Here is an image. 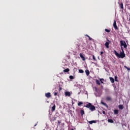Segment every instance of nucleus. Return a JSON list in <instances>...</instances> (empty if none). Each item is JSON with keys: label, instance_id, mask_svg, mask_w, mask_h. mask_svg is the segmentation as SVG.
I'll return each mask as SVG.
<instances>
[{"label": "nucleus", "instance_id": "f257e3e1", "mask_svg": "<svg viewBox=\"0 0 130 130\" xmlns=\"http://www.w3.org/2000/svg\"><path fill=\"white\" fill-rule=\"evenodd\" d=\"M122 52H120V54L117 53L116 50H114V52L115 55L119 58H124L125 57V54L124 53V51L123 50V48L122 47H121Z\"/></svg>", "mask_w": 130, "mask_h": 130}, {"label": "nucleus", "instance_id": "f03ea898", "mask_svg": "<svg viewBox=\"0 0 130 130\" xmlns=\"http://www.w3.org/2000/svg\"><path fill=\"white\" fill-rule=\"evenodd\" d=\"M120 45H121V48L123 46L124 48H126L127 47V45H126V43H125V41H120Z\"/></svg>", "mask_w": 130, "mask_h": 130}, {"label": "nucleus", "instance_id": "7ed1b4c3", "mask_svg": "<svg viewBox=\"0 0 130 130\" xmlns=\"http://www.w3.org/2000/svg\"><path fill=\"white\" fill-rule=\"evenodd\" d=\"M113 27L115 30H117V25H116V21L114 20L113 23Z\"/></svg>", "mask_w": 130, "mask_h": 130}, {"label": "nucleus", "instance_id": "20e7f679", "mask_svg": "<svg viewBox=\"0 0 130 130\" xmlns=\"http://www.w3.org/2000/svg\"><path fill=\"white\" fill-rule=\"evenodd\" d=\"M90 110H91V111H94V110H95L96 109V108H95V106H92L91 105V106H90V108H89Z\"/></svg>", "mask_w": 130, "mask_h": 130}, {"label": "nucleus", "instance_id": "39448f33", "mask_svg": "<svg viewBox=\"0 0 130 130\" xmlns=\"http://www.w3.org/2000/svg\"><path fill=\"white\" fill-rule=\"evenodd\" d=\"M64 95L66 96H68V97H70V96H71V92H70L69 91H66L64 92Z\"/></svg>", "mask_w": 130, "mask_h": 130}, {"label": "nucleus", "instance_id": "423d86ee", "mask_svg": "<svg viewBox=\"0 0 130 130\" xmlns=\"http://www.w3.org/2000/svg\"><path fill=\"white\" fill-rule=\"evenodd\" d=\"M45 96L47 97V98H50V97H51V95L50 94V92L45 93Z\"/></svg>", "mask_w": 130, "mask_h": 130}, {"label": "nucleus", "instance_id": "0eeeda50", "mask_svg": "<svg viewBox=\"0 0 130 130\" xmlns=\"http://www.w3.org/2000/svg\"><path fill=\"white\" fill-rule=\"evenodd\" d=\"M92 104L91 103H88V104H87V105L85 106V107H86V108H90Z\"/></svg>", "mask_w": 130, "mask_h": 130}, {"label": "nucleus", "instance_id": "6e6552de", "mask_svg": "<svg viewBox=\"0 0 130 130\" xmlns=\"http://www.w3.org/2000/svg\"><path fill=\"white\" fill-rule=\"evenodd\" d=\"M105 45L107 48H109V43H108V42H106Z\"/></svg>", "mask_w": 130, "mask_h": 130}, {"label": "nucleus", "instance_id": "1a4fd4ad", "mask_svg": "<svg viewBox=\"0 0 130 130\" xmlns=\"http://www.w3.org/2000/svg\"><path fill=\"white\" fill-rule=\"evenodd\" d=\"M79 55H80V57L82 59V60H85V57H84V56H83L82 53H80Z\"/></svg>", "mask_w": 130, "mask_h": 130}, {"label": "nucleus", "instance_id": "9d476101", "mask_svg": "<svg viewBox=\"0 0 130 130\" xmlns=\"http://www.w3.org/2000/svg\"><path fill=\"white\" fill-rule=\"evenodd\" d=\"M88 122L90 124H92V123H96V121L92 120V121H89Z\"/></svg>", "mask_w": 130, "mask_h": 130}, {"label": "nucleus", "instance_id": "9b49d317", "mask_svg": "<svg viewBox=\"0 0 130 130\" xmlns=\"http://www.w3.org/2000/svg\"><path fill=\"white\" fill-rule=\"evenodd\" d=\"M64 73H69L70 72V69L69 68H67L63 71Z\"/></svg>", "mask_w": 130, "mask_h": 130}, {"label": "nucleus", "instance_id": "f8f14e48", "mask_svg": "<svg viewBox=\"0 0 130 130\" xmlns=\"http://www.w3.org/2000/svg\"><path fill=\"white\" fill-rule=\"evenodd\" d=\"M101 104H102L103 105H104V106H106V107L108 108V106H107V104H106V103L103 102H101Z\"/></svg>", "mask_w": 130, "mask_h": 130}, {"label": "nucleus", "instance_id": "ddd939ff", "mask_svg": "<svg viewBox=\"0 0 130 130\" xmlns=\"http://www.w3.org/2000/svg\"><path fill=\"white\" fill-rule=\"evenodd\" d=\"M99 80H100V82H101V83L102 84H103V83H104V79H103V78H100Z\"/></svg>", "mask_w": 130, "mask_h": 130}, {"label": "nucleus", "instance_id": "4468645a", "mask_svg": "<svg viewBox=\"0 0 130 130\" xmlns=\"http://www.w3.org/2000/svg\"><path fill=\"white\" fill-rule=\"evenodd\" d=\"M110 80L111 82V83H114V79L112 77H110Z\"/></svg>", "mask_w": 130, "mask_h": 130}, {"label": "nucleus", "instance_id": "2eb2a0df", "mask_svg": "<svg viewBox=\"0 0 130 130\" xmlns=\"http://www.w3.org/2000/svg\"><path fill=\"white\" fill-rule=\"evenodd\" d=\"M54 110H55V105L53 104V106L52 107V111H54Z\"/></svg>", "mask_w": 130, "mask_h": 130}, {"label": "nucleus", "instance_id": "dca6fc26", "mask_svg": "<svg viewBox=\"0 0 130 130\" xmlns=\"http://www.w3.org/2000/svg\"><path fill=\"white\" fill-rule=\"evenodd\" d=\"M85 73L86 74V76H89V75H90V72H89V70H86Z\"/></svg>", "mask_w": 130, "mask_h": 130}, {"label": "nucleus", "instance_id": "f3484780", "mask_svg": "<svg viewBox=\"0 0 130 130\" xmlns=\"http://www.w3.org/2000/svg\"><path fill=\"white\" fill-rule=\"evenodd\" d=\"M114 114H118V110H114Z\"/></svg>", "mask_w": 130, "mask_h": 130}, {"label": "nucleus", "instance_id": "a211bd4d", "mask_svg": "<svg viewBox=\"0 0 130 130\" xmlns=\"http://www.w3.org/2000/svg\"><path fill=\"white\" fill-rule=\"evenodd\" d=\"M96 83L97 84V85H101L100 81L98 80V79H96Z\"/></svg>", "mask_w": 130, "mask_h": 130}, {"label": "nucleus", "instance_id": "6ab92c4d", "mask_svg": "<svg viewBox=\"0 0 130 130\" xmlns=\"http://www.w3.org/2000/svg\"><path fill=\"white\" fill-rule=\"evenodd\" d=\"M108 122H110V123H113V120L111 119H109L108 120Z\"/></svg>", "mask_w": 130, "mask_h": 130}, {"label": "nucleus", "instance_id": "aec40b11", "mask_svg": "<svg viewBox=\"0 0 130 130\" xmlns=\"http://www.w3.org/2000/svg\"><path fill=\"white\" fill-rule=\"evenodd\" d=\"M119 109H123V106H122V105H120L118 106Z\"/></svg>", "mask_w": 130, "mask_h": 130}, {"label": "nucleus", "instance_id": "412c9836", "mask_svg": "<svg viewBox=\"0 0 130 130\" xmlns=\"http://www.w3.org/2000/svg\"><path fill=\"white\" fill-rule=\"evenodd\" d=\"M120 6L121 9H122V10H123V3H121Z\"/></svg>", "mask_w": 130, "mask_h": 130}, {"label": "nucleus", "instance_id": "4be33fe9", "mask_svg": "<svg viewBox=\"0 0 130 130\" xmlns=\"http://www.w3.org/2000/svg\"><path fill=\"white\" fill-rule=\"evenodd\" d=\"M80 112H81V115H84V114H85V112H84V110H81L80 111Z\"/></svg>", "mask_w": 130, "mask_h": 130}, {"label": "nucleus", "instance_id": "5701e85b", "mask_svg": "<svg viewBox=\"0 0 130 130\" xmlns=\"http://www.w3.org/2000/svg\"><path fill=\"white\" fill-rule=\"evenodd\" d=\"M106 100H107V101H110V100H111V98L108 96L106 98Z\"/></svg>", "mask_w": 130, "mask_h": 130}, {"label": "nucleus", "instance_id": "b1692460", "mask_svg": "<svg viewBox=\"0 0 130 130\" xmlns=\"http://www.w3.org/2000/svg\"><path fill=\"white\" fill-rule=\"evenodd\" d=\"M79 73H80V74H83V73H84V71H83V70H79Z\"/></svg>", "mask_w": 130, "mask_h": 130}, {"label": "nucleus", "instance_id": "393cba45", "mask_svg": "<svg viewBox=\"0 0 130 130\" xmlns=\"http://www.w3.org/2000/svg\"><path fill=\"white\" fill-rule=\"evenodd\" d=\"M82 104H83V103L82 102H80L79 103H78V106H81Z\"/></svg>", "mask_w": 130, "mask_h": 130}, {"label": "nucleus", "instance_id": "a878e982", "mask_svg": "<svg viewBox=\"0 0 130 130\" xmlns=\"http://www.w3.org/2000/svg\"><path fill=\"white\" fill-rule=\"evenodd\" d=\"M105 30L106 32H107L108 33H109V32H110V29H105Z\"/></svg>", "mask_w": 130, "mask_h": 130}, {"label": "nucleus", "instance_id": "bb28decb", "mask_svg": "<svg viewBox=\"0 0 130 130\" xmlns=\"http://www.w3.org/2000/svg\"><path fill=\"white\" fill-rule=\"evenodd\" d=\"M69 78H70V79H71V80H73L74 79V76H70Z\"/></svg>", "mask_w": 130, "mask_h": 130}, {"label": "nucleus", "instance_id": "cd10ccee", "mask_svg": "<svg viewBox=\"0 0 130 130\" xmlns=\"http://www.w3.org/2000/svg\"><path fill=\"white\" fill-rule=\"evenodd\" d=\"M92 58L93 60H96V57H95V56H94V55H92Z\"/></svg>", "mask_w": 130, "mask_h": 130}, {"label": "nucleus", "instance_id": "c85d7f7f", "mask_svg": "<svg viewBox=\"0 0 130 130\" xmlns=\"http://www.w3.org/2000/svg\"><path fill=\"white\" fill-rule=\"evenodd\" d=\"M115 81L117 82V76H115Z\"/></svg>", "mask_w": 130, "mask_h": 130}, {"label": "nucleus", "instance_id": "c756f323", "mask_svg": "<svg viewBox=\"0 0 130 130\" xmlns=\"http://www.w3.org/2000/svg\"><path fill=\"white\" fill-rule=\"evenodd\" d=\"M125 68L126 69V70H127V71H130V68L126 67V66H125Z\"/></svg>", "mask_w": 130, "mask_h": 130}, {"label": "nucleus", "instance_id": "7c9ffc66", "mask_svg": "<svg viewBox=\"0 0 130 130\" xmlns=\"http://www.w3.org/2000/svg\"><path fill=\"white\" fill-rule=\"evenodd\" d=\"M88 38H89V40H90V41H92L93 40V39H92L91 37H88Z\"/></svg>", "mask_w": 130, "mask_h": 130}, {"label": "nucleus", "instance_id": "2f4dec72", "mask_svg": "<svg viewBox=\"0 0 130 130\" xmlns=\"http://www.w3.org/2000/svg\"><path fill=\"white\" fill-rule=\"evenodd\" d=\"M54 96H56V95H57V92H55L54 93Z\"/></svg>", "mask_w": 130, "mask_h": 130}, {"label": "nucleus", "instance_id": "473e14b6", "mask_svg": "<svg viewBox=\"0 0 130 130\" xmlns=\"http://www.w3.org/2000/svg\"><path fill=\"white\" fill-rule=\"evenodd\" d=\"M103 54V52H101V55H102Z\"/></svg>", "mask_w": 130, "mask_h": 130}, {"label": "nucleus", "instance_id": "72a5a7b5", "mask_svg": "<svg viewBox=\"0 0 130 130\" xmlns=\"http://www.w3.org/2000/svg\"><path fill=\"white\" fill-rule=\"evenodd\" d=\"M103 114H105V111H103Z\"/></svg>", "mask_w": 130, "mask_h": 130}, {"label": "nucleus", "instance_id": "f704fd0d", "mask_svg": "<svg viewBox=\"0 0 130 130\" xmlns=\"http://www.w3.org/2000/svg\"><path fill=\"white\" fill-rule=\"evenodd\" d=\"M85 36H87V37H90L88 35H85Z\"/></svg>", "mask_w": 130, "mask_h": 130}, {"label": "nucleus", "instance_id": "c9c22d12", "mask_svg": "<svg viewBox=\"0 0 130 130\" xmlns=\"http://www.w3.org/2000/svg\"><path fill=\"white\" fill-rule=\"evenodd\" d=\"M58 122L59 124H60V122L59 121H58Z\"/></svg>", "mask_w": 130, "mask_h": 130}, {"label": "nucleus", "instance_id": "e433bc0d", "mask_svg": "<svg viewBox=\"0 0 130 130\" xmlns=\"http://www.w3.org/2000/svg\"><path fill=\"white\" fill-rule=\"evenodd\" d=\"M95 91H97V88L95 87Z\"/></svg>", "mask_w": 130, "mask_h": 130}, {"label": "nucleus", "instance_id": "4c0bfd02", "mask_svg": "<svg viewBox=\"0 0 130 130\" xmlns=\"http://www.w3.org/2000/svg\"><path fill=\"white\" fill-rule=\"evenodd\" d=\"M98 59H100V58L99 57H98Z\"/></svg>", "mask_w": 130, "mask_h": 130}, {"label": "nucleus", "instance_id": "58836bf2", "mask_svg": "<svg viewBox=\"0 0 130 130\" xmlns=\"http://www.w3.org/2000/svg\"><path fill=\"white\" fill-rule=\"evenodd\" d=\"M37 124H36L35 125V126H36V125H37Z\"/></svg>", "mask_w": 130, "mask_h": 130}, {"label": "nucleus", "instance_id": "ea45409f", "mask_svg": "<svg viewBox=\"0 0 130 130\" xmlns=\"http://www.w3.org/2000/svg\"><path fill=\"white\" fill-rule=\"evenodd\" d=\"M60 90H61V88H60Z\"/></svg>", "mask_w": 130, "mask_h": 130}]
</instances>
